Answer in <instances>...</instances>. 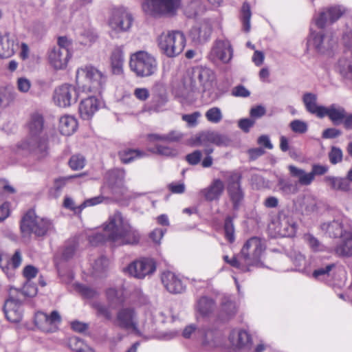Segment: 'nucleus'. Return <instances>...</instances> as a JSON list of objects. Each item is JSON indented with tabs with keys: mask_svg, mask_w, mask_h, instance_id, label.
<instances>
[{
	"mask_svg": "<svg viewBox=\"0 0 352 352\" xmlns=\"http://www.w3.org/2000/svg\"><path fill=\"white\" fill-rule=\"evenodd\" d=\"M76 80L78 89L69 84L62 85L55 89L53 99L57 106L66 108L75 104L80 97V89L84 92L100 94L105 88L107 76L96 67L86 65L77 69Z\"/></svg>",
	"mask_w": 352,
	"mask_h": 352,
	"instance_id": "f257e3e1",
	"label": "nucleus"
},
{
	"mask_svg": "<svg viewBox=\"0 0 352 352\" xmlns=\"http://www.w3.org/2000/svg\"><path fill=\"white\" fill-rule=\"evenodd\" d=\"M91 245L109 242L112 246L135 245L140 239L139 231L133 227L122 214L116 211L109 215L103 224V232H96L88 236Z\"/></svg>",
	"mask_w": 352,
	"mask_h": 352,
	"instance_id": "f03ea898",
	"label": "nucleus"
},
{
	"mask_svg": "<svg viewBox=\"0 0 352 352\" xmlns=\"http://www.w3.org/2000/svg\"><path fill=\"white\" fill-rule=\"evenodd\" d=\"M28 138L14 145L12 150L16 155L32 153L38 158L48 153L49 136L42 114L35 112L27 122Z\"/></svg>",
	"mask_w": 352,
	"mask_h": 352,
	"instance_id": "7ed1b4c3",
	"label": "nucleus"
},
{
	"mask_svg": "<svg viewBox=\"0 0 352 352\" xmlns=\"http://www.w3.org/2000/svg\"><path fill=\"white\" fill-rule=\"evenodd\" d=\"M20 230L23 237H29L31 234L41 237L51 232L54 230V225L50 219L37 216L35 211L31 209L23 216Z\"/></svg>",
	"mask_w": 352,
	"mask_h": 352,
	"instance_id": "20e7f679",
	"label": "nucleus"
},
{
	"mask_svg": "<svg viewBox=\"0 0 352 352\" xmlns=\"http://www.w3.org/2000/svg\"><path fill=\"white\" fill-rule=\"evenodd\" d=\"M186 42L184 34L179 30L162 32L157 38L160 51L169 58L180 54L186 46Z\"/></svg>",
	"mask_w": 352,
	"mask_h": 352,
	"instance_id": "39448f33",
	"label": "nucleus"
},
{
	"mask_svg": "<svg viewBox=\"0 0 352 352\" xmlns=\"http://www.w3.org/2000/svg\"><path fill=\"white\" fill-rule=\"evenodd\" d=\"M129 67L137 76L149 77L157 72V61L152 54L140 50L131 55Z\"/></svg>",
	"mask_w": 352,
	"mask_h": 352,
	"instance_id": "423d86ee",
	"label": "nucleus"
},
{
	"mask_svg": "<svg viewBox=\"0 0 352 352\" xmlns=\"http://www.w3.org/2000/svg\"><path fill=\"white\" fill-rule=\"evenodd\" d=\"M270 229L274 230V233L281 237H293L297 230V224L289 212L281 210L276 214H270Z\"/></svg>",
	"mask_w": 352,
	"mask_h": 352,
	"instance_id": "0eeeda50",
	"label": "nucleus"
},
{
	"mask_svg": "<svg viewBox=\"0 0 352 352\" xmlns=\"http://www.w3.org/2000/svg\"><path fill=\"white\" fill-rule=\"evenodd\" d=\"M346 50L335 65V71L344 80L352 83V30L346 31L342 36Z\"/></svg>",
	"mask_w": 352,
	"mask_h": 352,
	"instance_id": "6e6552de",
	"label": "nucleus"
},
{
	"mask_svg": "<svg viewBox=\"0 0 352 352\" xmlns=\"http://www.w3.org/2000/svg\"><path fill=\"white\" fill-rule=\"evenodd\" d=\"M182 0H145L142 9L154 17L173 16L180 8Z\"/></svg>",
	"mask_w": 352,
	"mask_h": 352,
	"instance_id": "1a4fd4ad",
	"label": "nucleus"
},
{
	"mask_svg": "<svg viewBox=\"0 0 352 352\" xmlns=\"http://www.w3.org/2000/svg\"><path fill=\"white\" fill-rule=\"evenodd\" d=\"M263 250L262 243L257 237H252L245 242L241 250V254L243 262L249 269L253 266L257 267L263 266L261 260Z\"/></svg>",
	"mask_w": 352,
	"mask_h": 352,
	"instance_id": "9d476101",
	"label": "nucleus"
},
{
	"mask_svg": "<svg viewBox=\"0 0 352 352\" xmlns=\"http://www.w3.org/2000/svg\"><path fill=\"white\" fill-rule=\"evenodd\" d=\"M336 43L337 39L331 33H324L322 30L318 32L311 30L307 40L309 47L322 54L331 52Z\"/></svg>",
	"mask_w": 352,
	"mask_h": 352,
	"instance_id": "9b49d317",
	"label": "nucleus"
},
{
	"mask_svg": "<svg viewBox=\"0 0 352 352\" xmlns=\"http://www.w3.org/2000/svg\"><path fill=\"white\" fill-rule=\"evenodd\" d=\"M234 50L231 43L228 39H217L208 53V59L214 63H228L233 57Z\"/></svg>",
	"mask_w": 352,
	"mask_h": 352,
	"instance_id": "f8f14e48",
	"label": "nucleus"
},
{
	"mask_svg": "<svg viewBox=\"0 0 352 352\" xmlns=\"http://www.w3.org/2000/svg\"><path fill=\"white\" fill-rule=\"evenodd\" d=\"M241 175L238 172H232L227 181V192L232 201L233 209L239 210L243 201L245 193L241 187Z\"/></svg>",
	"mask_w": 352,
	"mask_h": 352,
	"instance_id": "ddd939ff",
	"label": "nucleus"
},
{
	"mask_svg": "<svg viewBox=\"0 0 352 352\" xmlns=\"http://www.w3.org/2000/svg\"><path fill=\"white\" fill-rule=\"evenodd\" d=\"M156 270V263L153 258H142L131 263L125 271L131 276L142 279L153 274Z\"/></svg>",
	"mask_w": 352,
	"mask_h": 352,
	"instance_id": "4468645a",
	"label": "nucleus"
},
{
	"mask_svg": "<svg viewBox=\"0 0 352 352\" xmlns=\"http://www.w3.org/2000/svg\"><path fill=\"white\" fill-rule=\"evenodd\" d=\"M21 292L16 289L11 288L10 297L5 302L3 311L8 320L12 322H19L22 319L23 311L21 300L18 297Z\"/></svg>",
	"mask_w": 352,
	"mask_h": 352,
	"instance_id": "2eb2a0df",
	"label": "nucleus"
},
{
	"mask_svg": "<svg viewBox=\"0 0 352 352\" xmlns=\"http://www.w3.org/2000/svg\"><path fill=\"white\" fill-rule=\"evenodd\" d=\"M61 322L59 313L54 310L50 315L43 311H37L34 315V324L42 331L54 332Z\"/></svg>",
	"mask_w": 352,
	"mask_h": 352,
	"instance_id": "dca6fc26",
	"label": "nucleus"
},
{
	"mask_svg": "<svg viewBox=\"0 0 352 352\" xmlns=\"http://www.w3.org/2000/svg\"><path fill=\"white\" fill-rule=\"evenodd\" d=\"M133 16L124 8H117L112 11L109 20L111 29L117 32H125L130 29L133 23Z\"/></svg>",
	"mask_w": 352,
	"mask_h": 352,
	"instance_id": "f3484780",
	"label": "nucleus"
},
{
	"mask_svg": "<svg viewBox=\"0 0 352 352\" xmlns=\"http://www.w3.org/2000/svg\"><path fill=\"white\" fill-rule=\"evenodd\" d=\"M115 324L122 329H138V314L132 307L121 308L116 314Z\"/></svg>",
	"mask_w": 352,
	"mask_h": 352,
	"instance_id": "a211bd4d",
	"label": "nucleus"
},
{
	"mask_svg": "<svg viewBox=\"0 0 352 352\" xmlns=\"http://www.w3.org/2000/svg\"><path fill=\"white\" fill-rule=\"evenodd\" d=\"M336 264L329 258H321L316 261L311 277L316 280L324 281L334 274Z\"/></svg>",
	"mask_w": 352,
	"mask_h": 352,
	"instance_id": "6ab92c4d",
	"label": "nucleus"
},
{
	"mask_svg": "<svg viewBox=\"0 0 352 352\" xmlns=\"http://www.w3.org/2000/svg\"><path fill=\"white\" fill-rule=\"evenodd\" d=\"M344 12V8L340 6H332L320 12L318 16L314 18L316 25L323 29L326 25L331 24L339 19Z\"/></svg>",
	"mask_w": 352,
	"mask_h": 352,
	"instance_id": "aec40b11",
	"label": "nucleus"
},
{
	"mask_svg": "<svg viewBox=\"0 0 352 352\" xmlns=\"http://www.w3.org/2000/svg\"><path fill=\"white\" fill-rule=\"evenodd\" d=\"M192 333L201 334L203 336V344L209 345L212 347L217 346L220 342V333L217 331L205 330L196 331V327L194 324L187 326L182 332V336L185 338H190Z\"/></svg>",
	"mask_w": 352,
	"mask_h": 352,
	"instance_id": "412c9836",
	"label": "nucleus"
},
{
	"mask_svg": "<svg viewBox=\"0 0 352 352\" xmlns=\"http://www.w3.org/2000/svg\"><path fill=\"white\" fill-rule=\"evenodd\" d=\"M212 31L211 24L204 21L190 29L189 37L195 45H202L210 40Z\"/></svg>",
	"mask_w": 352,
	"mask_h": 352,
	"instance_id": "4be33fe9",
	"label": "nucleus"
},
{
	"mask_svg": "<svg viewBox=\"0 0 352 352\" xmlns=\"http://www.w3.org/2000/svg\"><path fill=\"white\" fill-rule=\"evenodd\" d=\"M161 280L166 289L171 294H181L186 289V285L181 277L171 271L164 272Z\"/></svg>",
	"mask_w": 352,
	"mask_h": 352,
	"instance_id": "5701e85b",
	"label": "nucleus"
},
{
	"mask_svg": "<svg viewBox=\"0 0 352 352\" xmlns=\"http://www.w3.org/2000/svg\"><path fill=\"white\" fill-rule=\"evenodd\" d=\"M70 57L69 51L65 48L53 47L48 52L50 64L56 70L65 69Z\"/></svg>",
	"mask_w": 352,
	"mask_h": 352,
	"instance_id": "b1692460",
	"label": "nucleus"
},
{
	"mask_svg": "<svg viewBox=\"0 0 352 352\" xmlns=\"http://www.w3.org/2000/svg\"><path fill=\"white\" fill-rule=\"evenodd\" d=\"M346 225L349 228L351 226V221L344 218L343 219H337L332 221L323 223L321 225V229L324 231L330 237L338 238L342 237L344 232H346L344 229Z\"/></svg>",
	"mask_w": 352,
	"mask_h": 352,
	"instance_id": "393cba45",
	"label": "nucleus"
},
{
	"mask_svg": "<svg viewBox=\"0 0 352 352\" xmlns=\"http://www.w3.org/2000/svg\"><path fill=\"white\" fill-rule=\"evenodd\" d=\"M329 252L340 258L352 257V232H345Z\"/></svg>",
	"mask_w": 352,
	"mask_h": 352,
	"instance_id": "a878e982",
	"label": "nucleus"
},
{
	"mask_svg": "<svg viewBox=\"0 0 352 352\" xmlns=\"http://www.w3.org/2000/svg\"><path fill=\"white\" fill-rule=\"evenodd\" d=\"M18 47L15 43V36L9 32L0 33V58H8L11 57Z\"/></svg>",
	"mask_w": 352,
	"mask_h": 352,
	"instance_id": "bb28decb",
	"label": "nucleus"
},
{
	"mask_svg": "<svg viewBox=\"0 0 352 352\" xmlns=\"http://www.w3.org/2000/svg\"><path fill=\"white\" fill-rule=\"evenodd\" d=\"M100 101L95 96H88L81 100L79 113L83 120H90L99 109Z\"/></svg>",
	"mask_w": 352,
	"mask_h": 352,
	"instance_id": "cd10ccee",
	"label": "nucleus"
},
{
	"mask_svg": "<svg viewBox=\"0 0 352 352\" xmlns=\"http://www.w3.org/2000/svg\"><path fill=\"white\" fill-rule=\"evenodd\" d=\"M224 184L219 179H214L210 186L200 190L199 194L208 201L219 200L224 190Z\"/></svg>",
	"mask_w": 352,
	"mask_h": 352,
	"instance_id": "c85d7f7f",
	"label": "nucleus"
},
{
	"mask_svg": "<svg viewBox=\"0 0 352 352\" xmlns=\"http://www.w3.org/2000/svg\"><path fill=\"white\" fill-rule=\"evenodd\" d=\"M188 76L196 86L205 88L212 77V72L206 67H195L188 74Z\"/></svg>",
	"mask_w": 352,
	"mask_h": 352,
	"instance_id": "c756f323",
	"label": "nucleus"
},
{
	"mask_svg": "<svg viewBox=\"0 0 352 352\" xmlns=\"http://www.w3.org/2000/svg\"><path fill=\"white\" fill-rule=\"evenodd\" d=\"M322 113V114L320 115V118L328 116L335 125H338L343 122L345 118L346 111L344 107L337 104H332L328 107H324Z\"/></svg>",
	"mask_w": 352,
	"mask_h": 352,
	"instance_id": "7c9ffc66",
	"label": "nucleus"
},
{
	"mask_svg": "<svg viewBox=\"0 0 352 352\" xmlns=\"http://www.w3.org/2000/svg\"><path fill=\"white\" fill-rule=\"evenodd\" d=\"M197 91L198 87L187 75L184 78L182 85L175 88L173 91L177 97L184 100H189L192 94Z\"/></svg>",
	"mask_w": 352,
	"mask_h": 352,
	"instance_id": "2f4dec72",
	"label": "nucleus"
},
{
	"mask_svg": "<svg viewBox=\"0 0 352 352\" xmlns=\"http://www.w3.org/2000/svg\"><path fill=\"white\" fill-rule=\"evenodd\" d=\"M302 100L307 111L317 116L318 118L320 117V115L322 114V111L324 109V106L318 105L316 94L310 92L305 93Z\"/></svg>",
	"mask_w": 352,
	"mask_h": 352,
	"instance_id": "473e14b6",
	"label": "nucleus"
},
{
	"mask_svg": "<svg viewBox=\"0 0 352 352\" xmlns=\"http://www.w3.org/2000/svg\"><path fill=\"white\" fill-rule=\"evenodd\" d=\"M251 340L249 333L242 329H233L230 336L229 341L230 344L238 349H241L248 345Z\"/></svg>",
	"mask_w": 352,
	"mask_h": 352,
	"instance_id": "72a5a7b5",
	"label": "nucleus"
},
{
	"mask_svg": "<svg viewBox=\"0 0 352 352\" xmlns=\"http://www.w3.org/2000/svg\"><path fill=\"white\" fill-rule=\"evenodd\" d=\"M167 102L168 96L164 91L153 93L151 100L147 106L148 111L156 113L162 112L166 110Z\"/></svg>",
	"mask_w": 352,
	"mask_h": 352,
	"instance_id": "f704fd0d",
	"label": "nucleus"
},
{
	"mask_svg": "<svg viewBox=\"0 0 352 352\" xmlns=\"http://www.w3.org/2000/svg\"><path fill=\"white\" fill-rule=\"evenodd\" d=\"M236 307L235 302L232 300L230 297L225 296L223 298L221 305V309L219 317L222 320H228L236 313Z\"/></svg>",
	"mask_w": 352,
	"mask_h": 352,
	"instance_id": "c9c22d12",
	"label": "nucleus"
},
{
	"mask_svg": "<svg viewBox=\"0 0 352 352\" xmlns=\"http://www.w3.org/2000/svg\"><path fill=\"white\" fill-rule=\"evenodd\" d=\"M288 170L291 177L298 179L297 184L299 185L307 186L313 182V175L310 173H306L294 165H289Z\"/></svg>",
	"mask_w": 352,
	"mask_h": 352,
	"instance_id": "e433bc0d",
	"label": "nucleus"
},
{
	"mask_svg": "<svg viewBox=\"0 0 352 352\" xmlns=\"http://www.w3.org/2000/svg\"><path fill=\"white\" fill-rule=\"evenodd\" d=\"M78 123L74 117L65 115L59 120V131L60 133L65 136L72 135L76 130Z\"/></svg>",
	"mask_w": 352,
	"mask_h": 352,
	"instance_id": "4c0bfd02",
	"label": "nucleus"
},
{
	"mask_svg": "<svg viewBox=\"0 0 352 352\" xmlns=\"http://www.w3.org/2000/svg\"><path fill=\"white\" fill-rule=\"evenodd\" d=\"M184 134L177 130H173L167 134H156L151 133L147 136L150 142H155L157 141L167 142H177L182 140Z\"/></svg>",
	"mask_w": 352,
	"mask_h": 352,
	"instance_id": "58836bf2",
	"label": "nucleus"
},
{
	"mask_svg": "<svg viewBox=\"0 0 352 352\" xmlns=\"http://www.w3.org/2000/svg\"><path fill=\"white\" fill-rule=\"evenodd\" d=\"M215 307L214 300L208 296H201L196 304V309L202 316H209L213 312Z\"/></svg>",
	"mask_w": 352,
	"mask_h": 352,
	"instance_id": "ea45409f",
	"label": "nucleus"
},
{
	"mask_svg": "<svg viewBox=\"0 0 352 352\" xmlns=\"http://www.w3.org/2000/svg\"><path fill=\"white\" fill-rule=\"evenodd\" d=\"M124 63V54L120 47H116L111 56V65L112 72L119 75L122 73Z\"/></svg>",
	"mask_w": 352,
	"mask_h": 352,
	"instance_id": "a19ab883",
	"label": "nucleus"
},
{
	"mask_svg": "<svg viewBox=\"0 0 352 352\" xmlns=\"http://www.w3.org/2000/svg\"><path fill=\"white\" fill-rule=\"evenodd\" d=\"M324 182L334 190L347 192L351 190V184L347 179L333 176H326Z\"/></svg>",
	"mask_w": 352,
	"mask_h": 352,
	"instance_id": "79ce46f5",
	"label": "nucleus"
},
{
	"mask_svg": "<svg viewBox=\"0 0 352 352\" xmlns=\"http://www.w3.org/2000/svg\"><path fill=\"white\" fill-rule=\"evenodd\" d=\"M125 171L122 168H114L107 173V183L111 188L123 186Z\"/></svg>",
	"mask_w": 352,
	"mask_h": 352,
	"instance_id": "37998d69",
	"label": "nucleus"
},
{
	"mask_svg": "<svg viewBox=\"0 0 352 352\" xmlns=\"http://www.w3.org/2000/svg\"><path fill=\"white\" fill-rule=\"evenodd\" d=\"M16 93L11 86L0 87V107H7L14 102Z\"/></svg>",
	"mask_w": 352,
	"mask_h": 352,
	"instance_id": "c03bdc74",
	"label": "nucleus"
},
{
	"mask_svg": "<svg viewBox=\"0 0 352 352\" xmlns=\"http://www.w3.org/2000/svg\"><path fill=\"white\" fill-rule=\"evenodd\" d=\"M78 243L75 239H71L65 242L60 250L61 259L69 261L74 256L77 250Z\"/></svg>",
	"mask_w": 352,
	"mask_h": 352,
	"instance_id": "a18cd8bd",
	"label": "nucleus"
},
{
	"mask_svg": "<svg viewBox=\"0 0 352 352\" xmlns=\"http://www.w3.org/2000/svg\"><path fill=\"white\" fill-rule=\"evenodd\" d=\"M109 265V260L105 256H100L96 259L92 265V274L96 277L102 276Z\"/></svg>",
	"mask_w": 352,
	"mask_h": 352,
	"instance_id": "49530a36",
	"label": "nucleus"
},
{
	"mask_svg": "<svg viewBox=\"0 0 352 352\" xmlns=\"http://www.w3.org/2000/svg\"><path fill=\"white\" fill-rule=\"evenodd\" d=\"M190 146L192 147L203 146L204 148L212 147L208 131L199 133L192 138L190 140Z\"/></svg>",
	"mask_w": 352,
	"mask_h": 352,
	"instance_id": "de8ad7c7",
	"label": "nucleus"
},
{
	"mask_svg": "<svg viewBox=\"0 0 352 352\" xmlns=\"http://www.w3.org/2000/svg\"><path fill=\"white\" fill-rule=\"evenodd\" d=\"M277 186L279 190L285 195L295 194L298 190L297 184H293L289 179L281 177L278 179Z\"/></svg>",
	"mask_w": 352,
	"mask_h": 352,
	"instance_id": "09e8293b",
	"label": "nucleus"
},
{
	"mask_svg": "<svg viewBox=\"0 0 352 352\" xmlns=\"http://www.w3.org/2000/svg\"><path fill=\"white\" fill-rule=\"evenodd\" d=\"M118 155L121 162L124 164H129L135 159L140 158L143 155L140 151L135 149L122 150L119 152Z\"/></svg>",
	"mask_w": 352,
	"mask_h": 352,
	"instance_id": "8fccbe9b",
	"label": "nucleus"
},
{
	"mask_svg": "<svg viewBox=\"0 0 352 352\" xmlns=\"http://www.w3.org/2000/svg\"><path fill=\"white\" fill-rule=\"evenodd\" d=\"M304 239L311 251L314 252L326 251V247L314 235L305 234Z\"/></svg>",
	"mask_w": 352,
	"mask_h": 352,
	"instance_id": "3c124183",
	"label": "nucleus"
},
{
	"mask_svg": "<svg viewBox=\"0 0 352 352\" xmlns=\"http://www.w3.org/2000/svg\"><path fill=\"white\" fill-rule=\"evenodd\" d=\"M108 300L112 305H117L124 301L123 292L120 289L109 288L106 292Z\"/></svg>",
	"mask_w": 352,
	"mask_h": 352,
	"instance_id": "603ef678",
	"label": "nucleus"
},
{
	"mask_svg": "<svg viewBox=\"0 0 352 352\" xmlns=\"http://www.w3.org/2000/svg\"><path fill=\"white\" fill-rule=\"evenodd\" d=\"M223 230L226 239L230 242L232 243L234 239V226L232 217L228 216L225 219Z\"/></svg>",
	"mask_w": 352,
	"mask_h": 352,
	"instance_id": "864d4df0",
	"label": "nucleus"
},
{
	"mask_svg": "<svg viewBox=\"0 0 352 352\" xmlns=\"http://www.w3.org/2000/svg\"><path fill=\"white\" fill-rule=\"evenodd\" d=\"M251 16L250 4L247 2L243 3L241 8V20L243 24V29L247 32L250 30Z\"/></svg>",
	"mask_w": 352,
	"mask_h": 352,
	"instance_id": "5fc2aeb1",
	"label": "nucleus"
},
{
	"mask_svg": "<svg viewBox=\"0 0 352 352\" xmlns=\"http://www.w3.org/2000/svg\"><path fill=\"white\" fill-rule=\"evenodd\" d=\"M223 260L225 262L230 264L232 267L239 270L241 272H245L250 271V269H249L247 265H245V263L243 262V260L241 258V255L240 256L239 259L235 256L230 258L228 256L226 255L223 256Z\"/></svg>",
	"mask_w": 352,
	"mask_h": 352,
	"instance_id": "6e6d98bb",
	"label": "nucleus"
},
{
	"mask_svg": "<svg viewBox=\"0 0 352 352\" xmlns=\"http://www.w3.org/2000/svg\"><path fill=\"white\" fill-rule=\"evenodd\" d=\"M210 144H215L217 146H226L228 139L226 135H221L215 131H208Z\"/></svg>",
	"mask_w": 352,
	"mask_h": 352,
	"instance_id": "4d7b16f0",
	"label": "nucleus"
},
{
	"mask_svg": "<svg viewBox=\"0 0 352 352\" xmlns=\"http://www.w3.org/2000/svg\"><path fill=\"white\" fill-rule=\"evenodd\" d=\"M69 165L74 170L82 169L85 165V159L82 155H74L70 157Z\"/></svg>",
	"mask_w": 352,
	"mask_h": 352,
	"instance_id": "13d9d810",
	"label": "nucleus"
},
{
	"mask_svg": "<svg viewBox=\"0 0 352 352\" xmlns=\"http://www.w3.org/2000/svg\"><path fill=\"white\" fill-rule=\"evenodd\" d=\"M221 109L218 107L209 109L206 113V119L212 123H219L222 120Z\"/></svg>",
	"mask_w": 352,
	"mask_h": 352,
	"instance_id": "bf43d9fd",
	"label": "nucleus"
},
{
	"mask_svg": "<svg viewBox=\"0 0 352 352\" xmlns=\"http://www.w3.org/2000/svg\"><path fill=\"white\" fill-rule=\"evenodd\" d=\"M289 127L294 133L303 134L308 130L307 122L300 120H294L289 123Z\"/></svg>",
	"mask_w": 352,
	"mask_h": 352,
	"instance_id": "052dcab7",
	"label": "nucleus"
},
{
	"mask_svg": "<svg viewBox=\"0 0 352 352\" xmlns=\"http://www.w3.org/2000/svg\"><path fill=\"white\" fill-rule=\"evenodd\" d=\"M342 151L336 146H332L329 153V161L332 164H337L342 160Z\"/></svg>",
	"mask_w": 352,
	"mask_h": 352,
	"instance_id": "680f3d73",
	"label": "nucleus"
},
{
	"mask_svg": "<svg viewBox=\"0 0 352 352\" xmlns=\"http://www.w3.org/2000/svg\"><path fill=\"white\" fill-rule=\"evenodd\" d=\"M105 199V197L100 195L97 197H94L90 199H87L85 200L80 205H79V210L78 212H81L84 208L89 207V206H96L99 204H101L104 201Z\"/></svg>",
	"mask_w": 352,
	"mask_h": 352,
	"instance_id": "e2e57ef3",
	"label": "nucleus"
},
{
	"mask_svg": "<svg viewBox=\"0 0 352 352\" xmlns=\"http://www.w3.org/2000/svg\"><path fill=\"white\" fill-rule=\"evenodd\" d=\"M202 152L200 150H195L186 155V162L192 166L197 165L201 162Z\"/></svg>",
	"mask_w": 352,
	"mask_h": 352,
	"instance_id": "0e129e2a",
	"label": "nucleus"
},
{
	"mask_svg": "<svg viewBox=\"0 0 352 352\" xmlns=\"http://www.w3.org/2000/svg\"><path fill=\"white\" fill-rule=\"evenodd\" d=\"M94 307L97 311V314L98 316H103L107 320H111L112 318L111 313L109 309L104 305L101 304L100 302H94L93 304Z\"/></svg>",
	"mask_w": 352,
	"mask_h": 352,
	"instance_id": "69168bd1",
	"label": "nucleus"
},
{
	"mask_svg": "<svg viewBox=\"0 0 352 352\" xmlns=\"http://www.w3.org/2000/svg\"><path fill=\"white\" fill-rule=\"evenodd\" d=\"M155 149L158 154L165 156H175L177 153L176 149L161 144H156Z\"/></svg>",
	"mask_w": 352,
	"mask_h": 352,
	"instance_id": "338daca9",
	"label": "nucleus"
},
{
	"mask_svg": "<svg viewBox=\"0 0 352 352\" xmlns=\"http://www.w3.org/2000/svg\"><path fill=\"white\" fill-rule=\"evenodd\" d=\"M31 85L30 80L25 77H20L16 80L17 89L21 93H28Z\"/></svg>",
	"mask_w": 352,
	"mask_h": 352,
	"instance_id": "774afa93",
	"label": "nucleus"
}]
</instances>
